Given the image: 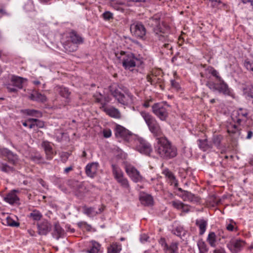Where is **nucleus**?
Returning <instances> with one entry per match:
<instances>
[{"label": "nucleus", "instance_id": "f257e3e1", "mask_svg": "<svg viewBox=\"0 0 253 253\" xmlns=\"http://www.w3.org/2000/svg\"><path fill=\"white\" fill-rule=\"evenodd\" d=\"M207 71L215 79V81L209 80L206 83V85L212 92H217L226 96H232V89L228 84L220 76L218 72L211 66L207 69Z\"/></svg>", "mask_w": 253, "mask_h": 253}, {"label": "nucleus", "instance_id": "f03ea898", "mask_svg": "<svg viewBox=\"0 0 253 253\" xmlns=\"http://www.w3.org/2000/svg\"><path fill=\"white\" fill-rule=\"evenodd\" d=\"M154 148L157 154L163 159H172L177 155L176 148L165 137L157 138Z\"/></svg>", "mask_w": 253, "mask_h": 253}, {"label": "nucleus", "instance_id": "7ed1b4c3", "mask_svg": "<svg viewBox=\"0 0 253 253\" xmlns=\"http://www.w3.org/2000/svg\"><path fill=\"white\" fill-rule=\"evenodd\" d=\"M141 116L144 120L149 130L154 137L159 138L163 134L162 128L157 120L149 113L145 111L140 112Z\"/></svg>", "mask_w": 253, "mask_h": 253}, {"label": "nucleus", "instance_id": "20e7f679", "mask_svg": "<svg viewBox=\"0 0 253 253\" xmlns=\"http://www.w3.org/2000/svg\"><path fill=\"white\" fill-rule=\"evenodd\" d=\"M116 57L122 61L123 66L125 69L132 71L141 61L135 57L134 54L121 51L120 53H116Z\"/></svg>", "mask_w": 253, "mask_h": 253}, {"label": "nucleus", "instance_id": "39448f33", "mask_svg": "<svg viewBox=\"0 0 253 253\" xmlns=\"http://www.w3.org/2000/svg\"><path fill=\"white\" fill-rule=\"evenodd\" d=\"M69 39L70 41L64 43V48L68 52L76 51L78 45L84 42L83 38L75 31H72L69 33Z\"/></svg>", "mask_w": 253, "mask_h": 253}, {"label": "nucleus", "instance_id": "423d86ee", "mask_svg": "<svg viewBox=\"0 0 253 253\" xmlns=\"http://www.w3.org/2000/svg\"><path fill=\"white\" fill-rule=\"evenodd\" d=\"M113 96L118 100V102L124 105H127L131 101L132 95L128 93V90L126 88L122 89L118 86L114 89H111Z\"/></svg>", "mask_w": 253, "mask_h": 253}, {"label": "nucleus", "instance_id": "0eeeda50", "mask_svg": "<svg viewBox=\"0 0 253 253\" xmlns=\"http://www.w3.org/2000/svg\"><path fill=\"white\" fill-rule=\"evenodd\" d=\"M250 111L247 108H239L234 112V122L239 125H245L250 118Z\"/></svg>", "mask_w": 253, "mask_h": 253}, {"label": "nucleus", "instance_id": "6e6552de", "mask_svg": "<svg viewBox=\"0 0 253 253\" xmlns=\"http://www.w3.org/2000/svg\"><path fill=\"white\" fill-rule=\"evenodd\" d=\"M169 107V106L167 104L156 103L152 106V111L161 121H165L169 116L168 111Z\"/></svg>", "mask_w": 253, "mask_h": 253}, {"label": "nucleus", "instance_id": "1a4fd4ad", "mask_svg": "<svg viewBox=\"0 0 253 253\" xmlns=\"http://www.w3.org/2000/svg\"><path fill=\"white\" fill-rule=\"evenodd\" d=\"M26 79L12 75L10 83L6 84V88L10 92H16L17 89L22 88L24 81H26Z\"/></svg>", "mask_w": 253, "mask_h": 253}, {"label": "nucleus", "instance_id": "9d476101", "mask_svg": "<svg viewBox=\"0 0 253 253\" xmlns=\"http://www.w3.org/2000/svg\"><path fill=\"white\" fill-rule=\"evenodd\" d=\"M130 30L131 33L137 38L145 39L146 30L141 22H136L130 25Z\"/></svg>", "mask_w": 253, "mask_h": 253}, {"label": "nucleus", "instance_id": "9b49d317", "mask_svg": "<svg viewBox=\"0 0 253 253\" xmlns=\"http://www.w3.org/2000/svg\"><path fill=\"white\" fill-rule=\"evenodd\" d=\"M161 15L160 13H157L149 18L146 21V24L152 28V31L155 34H158V32H161Z\"/></svg>", "mask_w": 253, "mask_h": 253}, {"label": "nucleus", "instance_id": "f8f14e48", "mask_svg": "<svg viewBox=\"0 0 253 253\" xmlns=\"http://www.w3.org/2000/svg\"><path fill=\"white\" fill-rule=\"evenodd\" d=\"M115 134L117 138L120 137L127 140L131 135V133L124 126L117 124L115 128Z\"/></svg>", "mask_w": 253, "mask_h": 253}, {"label": "nucleus", "instance_id": "ddd939ff", "mask_svg": "<svg viewBox=\"0 0 253 253\" xmlns=\"http://www.w3.org/2000/svg\"><path fill=\"white\" fill-rule=\"evenodd\" d=\"M139 144L136 147L138 151L140 153L148 155L152 151V149L149 143L145 140L140 139L138 140Z\"/></svg>", "mask_w": 253, "mask_h": 253}, {"label": "nucleus", "instance_id": "4468645a", "mask_svg": "<svg viewBox=\"0 0 253 253\" xmlns=\"http://www.w3.org/2000/svg\"><path fill=\"white\" fill-rule=\"evenodd\" d=\"M0 156L6 157L8 162L13 165H15L18 160V156L7 148H0Z\"/></svg>", "mask_w": 253, "mask_h": 253}, {"label": "nucleus", "instance_id": "2eb2a0df", "mask_svg": "<svg viewBox=\"0 0 253 253\" xmlns=\"http://www.w3.org/2000/svg\"><path fill=\"white\" fill-rule=\"evenodd\" d=\"M38 233L40 235H46L51 229V224L46 220L38 224Z\"/></svg>", "mask_w": 253, "mask_h": 253}, {"label": "nucleus", "instance_id": "dca6fc26", "mask_svg": "<svg viewBox=\"0 0 253 253\" xmlns=\"http://www.w3.org/2000/svg\"><path fill=\"white\" fill-rule=\"evenodd\" d=\"M83 212L89 217H94L101 213L104 210V207L101 206L97 210L94 207H87L84 206L83 207Z\"/></svg>", "mask_w": 253, "mask_h": 253}, {"label": "nucleus", "instance_id": "f3484780", "mask_svg": "<svg viewBox=\"0 0 253 253\" xmlns=\"http://www.w3.org/2000/svg\"><path fill=\"white\" fill-rule=\"evenodd\" d=\"M177 189L179 192H181V194H180L179 196L183 201L189 202H197L198 201V197H196L191 192L188 191L183 190L181 188H177Z\"/></svg>", "mask_w": 253, "mask_h": 253}, {"label": "nucleus", "instance_id": "a211bd4d", "mask_svg": "<svg viewBox=\"0 0 253 253\" xmlns=\"http://www.w3.org/2000/svg\"><path fill=\"white\" fill-rule=\"evenodd\" d=\"M236 123H230L227 126V132L231 136L234 137H238L240 134L241 128L239 125Z\"/></svg>", "mask_w": 253, "mask_h": 253}, {"label": "nucleus", "instance_id": "6ab92c4d", "mask_svg": "<svg viewBox=\"0 0 253 253\" xmlns=\"http://www.w3.org/2000/svg\"><path fill=\"white\" fill-rule=\"evenodd\" d=\"M126 172L132 180L135 182L139 181L142 178L139 172L134 167H128L126 168Z\"/></svg>", "mask_w": 253, "mask_h": 253}, {"label": "nucleus", "instance_id": "aec40b11", "mask_svg": "<svg viewBox=\"0 0 253 253\" xmlns=\"http://www.w3.org/2000/svg\"><path fill=\"white\" fill-rule=\"evenodd\" d=\"M42 146L44 149L46 159L51 160L54 154L50 143L47 141H43L42 143Z\"/></svg>", "mask_w": 253, "mask_h": 253}, {"label": "nucleus", "instance_id": "412c9836", "mask_svg": "<svg viewBox=\"0 0 253 253\" xmlns=\"http://www.w3.org/2000/svg\"><path fill=\"white\" fill-rule=\"evenodd\" d=\"M98 167L97 163H91L87 164L85 167V173L86 175L91 178L95 176Z\"/></svg>", "mask_w": 253, "mask_h": 253}, {"label": "nucleus", "instance_id": "4be33fe9", "mask_svg": "<svg viewBox=\"0 0 253 253\" xmlns=\"http://www.w3.org/2000/svg\"><path fill=\"white\" fill-rule=\"evenodd\" d=\"M4 200L10 205H14L19 203V199L16 194V191L14 190L6 195Z\"/></svg>", "mask_w": 253, "mask_h": 253}, {"label": "nucleus", "instance_id": "5701e85b", "mask_svg": "<svg viewBox=\"0 0 253 253\" xmlns=\"http://www.w3.org/2000/svg\"><path fill=\"white\" fill-rule=\"evenodd\" d=\"M243 242L240 240H233L227 244L228 248L233 253H237L240 251Z\"/></svg>", "mask_w": 253, "mask_h": 253}, {"label": "nucleus", "instance_id": "b1692460", "mask_svg": "<svg viewBox=\"0 0 253 253\" xmlns=\"http://www.w3.org/2000/svg\"><path fill=\"white\" fill-rule=\"evenodd\" d=\"M64 235V230L60 226L58 222H56L54 224V228L52 232V235L53 238L58 240L60 238H63Z\"/></svg>", "mask_w": 253, "mask_h": 253}, {"label": "nucleus", "instance_id": "393cba45", "mask_svg": "<svg viewBox=\"0 0 253 253\" xmlns=\"http://www.w3.org/2000/svg\"><path fill=\"white\" fill-rule=\"evenodd\" d=\"M102 109L107 115L112 118L116 119L121 118V113L118 109L113 107H104V106H102Z\"/></svg>", "mask_w": 253, "mask_h": 253}, {"label": "nucleus", "instance_id": "a878e982", "mask_svg": "<svg viewBox=\"0 0 253 253\" xmlns=\"http://www.w3.org/2000/svg\"><path fill=\"white\" fill-rule=\"evenodd\" d=\"M195 224L199 228V234L200 235H203L208 226L207 220L204 219V218L197 219L195 221Z\"/></svg>", "mask_w": 253, "mask_h": 253}, {"label": "nucleus", "instance_id": "bb28decb", "mask_svg": "<svg viewBox=\"0 0 253 253\" xmlns=\"http://www.w3.org/2000/svg\"><path fill=\"white\" fill-rule=\"evenodd\" d=\"M29 98L32 100L40 102H44L46 100V97L45 95L36 90L33 91V93L30 95Z\"/></svg>", "mask_w": 253, "mask_h": 253}, {"label": "nucleus", "instance_id": "cd10ccee", "mask_svg": "<svg viewBox=\"0 0 253 253\" xmlns=\"http://www.w3.org/2000/svg\"><path fill=\"white\" fill-rule=\"evenodd\" d=\"M197 142L199 148L203 151H206L212 148V144L211 141H209L207 139H198Z\"/></svg>", "mask_w": 253, "mask_h": 253}, {"label": "nucleus", "instance_id": "c85d7f7f", "mask_svg": "<svg viewBox=\"0 0 253 253\" xmlns=\"http://www.w3.org/2000/svg\"><path fill=\"white\" fill-rule=\"evenodd\" d=\"M243 92L245 97L251 101L253 104V86L249 85L244 87Z\"/></svg>", "mask_w": 253, "mask_h": 253}, {"label": "nucleus", "instance_id": "c756f323", "mask_svg": "<svg viewBox=\"0 0 253 253\" xmlns=\"http://www.w3.org/2000/svg\"><path fill=\"white\" fill-rule=\"evenodd\" d=\"M121 250V244L115 242L113 243L108 247L107 253H119Z\"/></svg>", "mask_w": 253, "mask_h": 253}, {"label": "nucleus", "instance_id": "7c9ffc66", "mask_svg": "<svg viewBox=\"0 0 253 253\" xmlns=\"http://www.w3.org/2000/svg\"><path fill=\"white\" fill-rule=\"evenodd\" d=\"M217 240V237L215 233L213 232H210L208 236L207 241L211 247H216Z\"/></svg>", "mask_w": 253, "mask_h": 253}, {"label": "nucleus", "instance_id": "2f4dec72", "mask_svg": "<svg viewBox=\"0 0 253 253\" xmlns=\"http://www.w3.org/2000/svg\"><path fill=\"white\" fill-rule=\"evenodd\" d=\"M140 201L141 204L145 206H149L153 205V198L150 195L145 194L141 196Z\"/></svg>", "mask_w": 253, "mask_h": 253}, {"label": "nucleus", "instance_id": "473e14b6", "mask_svg": "<svg viewBox=\"0 0 253 253\" xmlns=\"http://www.w3.org/2000/svg\"><path fill=\"white\" fill-rule=\"evenodd\" d=\"M111 167L113 175L116 180L124 176L122 170L117 165L112 164Z\"/></svg>", "mask_w": 253, "mask_h": 253}, {"label": "nucleus", "instance_id": "72a5a7b5", "mask_svg": "<svg viewBox=\"0 0 253 253\" xmlns=\"http://www.w3.org/2000/svg\"><path fill=\"white\" fill-rule=\"evenodd\" d=\"M0 170L7 173H12L15 171V169L7 165V164L0 162Z\"/></svg>", "mask_w": 253, "mask_h": 253}, {"label": "nucleus", "instance_id": "f704fd0d", "mask_svg": "<svg viewBox=\"0 0 253 253\" xmlns=\"http://www.w3.org/2000/svg\"><path fill=\"white\" fill-rule=\"evenodd\" d=\"M56 90L61 95V96L64 98L68 99L70 96V92L67 87L62 86H57Z\"/></svg>", "mask_w": 253, "mask_h": 253}, {"label": "nucleus", "instance_id": "c9c22d12", "mask_svg": "<svg viewBox=\"0 0 253 253\" xmlns=\"http://www.w3.org/2000/svg\"><path fill=\"white\" fill-rule=\"evenodd\" d=\"M178 243L177 242H172L168 249L164 251V253H179L178 252Z\"/></svg>", "mask_w": 253, "mask_h": 253}, {"label": "nucleus", "instance_id": "e433bc0d", "mask_svg": "<svg viewBox=\"0 0 253 253\" xmlns=\"http://www.w3.org/2000/svg\"><path fill=\"white\" fill-rule=\"evenodd\" d=\"M101 245L97 242L92 241L91 242L90 249L87 250L88 253H98L100 251Z\"/></svg>", "mask_w": 253, "mask_h": 253}, {"label": "nucleus", "instance_id": "4c0bfd02", "mask_svg": "<svg viewBox=\"0 0 253 253\" xmlns=\"http://www.w3.org/2000/svg\"><path fill=\"white\" fill-rule=\"evenodd\" d=\"M197 246L199 253H207L208 252L209 249L207 245L203 239H200L198 241Z\"/></svg>", "mask_w": 253, "mask_h": 253}, {"label": "nucleus", "instance_id": "58836bf2", "mask_svg": "<svg viewBox=\"0 0 253 253\" xmlns=\"http://www.w3.org/2000/svg\"><path fill=\"white\" fill-rule=\"evenodd\" d=\"M30 159L32 161L37 164L45 163L43 158L38 153L32 155L30 157Z\"/></svg>", "mask_w": 253, "mask_h": 253}, {"label": "nucleus", "instance_id": "ea45409f", "mask_svg": "<svg viewBox=\"0 0 253 253\" xmlns=\"http://www.w3.org/2000/svg\"><path fill=\"white\" fill-rule=\"evenodd\" d=\"M222 138L223 137L221 135H213L212 138V141L211 142L212 144V146L214 145L217 148H219Z\"/></svg>", "mask_w": 253, "mask_h": 253}, {"label": "nucleus", "instance_id": "a19ab883", "mask_svg": "<svg viewBox=\"0 0 253 253\" xmlns=\"http://www.w3.org/2000/svg\"><path fill=\"white\" fill-rule=\"evenodd\" d=\"M23 113L26 114L29 116H35V117H41L42 116V113L34 109H25L22 110Z\"/></svg>", "mask_w": 253, "mask_h": 253}, {"label": "nucleus", "instance_id": "79ce46f5", "mask_svg": "<svg viewBox=\"0 0 253 253\" xmlns=\"http://www.w3.org/2000/svg\"><path fill=\"white\" fill-rule=\"evenodd\" d=\"M116 180L119 183L121 184L122 187L128 190L129 189V185L128 183V181L127 179L126 178H125L124 176H123L121 178H118Z\"/></svg>", "mask_w": 253, "mask_h": 253}, {"label": "nucleus", "instance_id": "37998d69", "mask_svg": "<svg viewBox=\"0 0 253 253\" xmlns=\"http://www.w3.org/2000/svg\"><path fill=\"white\" fill-rule=\"evenodd\" d=\"M29 216L34 220L38 221L42 218V214L39 211L35 210L30 213Z\"/></svg>", "mask_w": 253, "mask_h": 253}, {"label": "nucleus", "instance_id": "c03bdc74", "mask_svg": "<svg viewBox=\"0 0 253 253\" xmlns=\"http://www.w3.org/2000/svg\"><path fill=\"white\" fill-rule=\"evenodd\" d=\"M4 221L5 224L11 227H18L20 224L19 222L14 220L9 216H8Z\"/></svg>", "mask_w": 253, "mask_h": 253}, {"label": "nucleus", "instance_id": "a18cd8bd", "mask_svg": "<svg viewBox=\"0 0 253 253\" xmlns=\"http://www.w3.org/2000/svg\"><path fill=\"white\" fill-rule=\"evenodd\" d=\"M172 232L175 235L178 237H181L182 236H184L185 234V231L183 229V227L179 226L175 228L172 231Z\"/></svg>", "mask_w": 253, "mask_h": 253}, {"label": "nucleus", "instance_id": "49530a36", "mask_svg": "<svg viewBox=\"0 0 253 253\" xmlns=\"http://www.w3.org/2000/svg\"><path fill=\"white\" fill-rule=\"evenodd\" d=\"M27 11H32L34 10L35 6L32 0H28L24 6Z\"/></svg>", "mask_w": 253, "mask_h": 253}, {"label": "nucleus", "instance_id": "de8ad7c7", "mask_svg": "<svg viewBox=\"0 0 253 253\" xmlns=\"http://www.w3.org/2000/svg\"><path fill=\"white\" fill-rule=\"evenodd\" d=\"M157 38L159 40L163 42H167L169 41L168 37L167 35H165L164 34V33L162 32H158V34H155Z\"/></svg>", "mask_w": 253, "mask_h": 253}, {"label": "nucleus", "instance_id": "09e8293b", "mask_svg": "<svg viewBox=\"0 0 253 253\" xmlns=\"http://www.w3.org/2000/svg\"><path fill=\"white\" fill-rule=\"evenodd\" d=\"M102 17L105 21L113 19V14L109 11H106L102 14Z\"/></svg>", "mask_w": 253, "mask_h": 253}, {"label": "nucleus", "instance_id": "8fccbe9b", "mask_svg": "<svg viewBox=\"0 0 253 253\" xmlns=\"http://www.w3.org/2000/svg\"><path fill=\"white\" fill-rule=\"evenodd\" d=\"M171 204L174 208H176L178 210L183 209L185 206V204H184L181 202L178 201H172L171 202Z\"/></svg>", "mask_w": 253, "mask_h": 253}, {"label": "nucleus", "instance_id": "3c124183", "mask_svg": "<svg viewBox=\"0 0 253 253\" xmlns=\"http://www.w3.org/2000/svg\"><path fill=\"white\" fill-rule=\"evenodd\" d=\"M162 173L167 177L169 180L170 179H173V177H174V175L173 173L170 171L168 169H165L163 170Z\"/></svg>", "mask_w": 253, "mask_h": 253}, {"label": "nucleus", "instance_id": "603ef678", "mask_svg": "<svg viewBox=\"0 0 253 253\" xmlns=\"http://www.w3.org/2000/svg\"><path fill=\"white\" fill-rule=\"evenodd\" d=\"M245 67L249 71L251 72V73L253 75V63H251L248 60H246L244 62Z\"/></svg>", "mask_w": 253, "mask_h": 253}, {"label": "nucleus", "instance_id": "864d4df0", "mask_svg": "<svg viewBox=\"0 0 253 253\" xmlns=\"http://www.w3.org/2000/svg\"><path fill=\"white\" fill-rule=\"evenodd\" d=\"M159 243L161 245L163 251L168 249V248L169 247V245L167 243L165 238L163 237L160 239L159 240Z\"/></svg>", "mask_w": 253, "mask_h": 253}, {"label": "nucleus", "instance_id": "5fc2aeb1", "mask_svg": "<svg viewBox=\"0 0 253 253\" xmlns=\"http://www.w3.org/2000/svg\"><path fill=\"white\" fill-rule=\"evenodd\" d=\"M147 81L149 82L151 84L153 85L155 83H158L161 79L157 78L156 77L154 79H152L150 75H148L146 77Z\"/></svg>", "mask_w": 253, "mask_h": 253}, {"label": "nucleus", "instance_id": "6e6d98bb", "mask_svg": "<svg viewBox=\"0 0 253 253\" xmlns=\"http://www.w3.org/2000/svg\"><path fill=\"white\" fill-rule=\"evenodd\" d=\"M124 4V3L123 2H114L113 3V7L117 10L123 11L124 9L121 7V5Z\"/></svg>", "mask_w": 253, "mask_h": 253}, {"label": "nucleus", "instance_id": "4d7b16f0", "mask_svg": "<svg viewBox=\"0 0 253 253\" xmlns=\"http://www.w3.org/2000/svg\"><path fill=\"white\" fill-rule=\"evenodd\" d=\"M247 135L245 138L247 140H250L253 138V129H249L246 131Z\"/></svg>", "mask_w": 253, "mask_h": 253}, {"label": "nucleus", "instance_id": "13d9d810", "mask_svg": "<svg viewBox=\"0 0 253 253\" xmlns=\"http://www.w3.org/2000/svg\"><path fill=\"white\" fill-rule=\"evenodd\" d=\"M171 86L176 90H178L180 88V85L178 83L176 82L174 80H170Z\"/></svg>", "mask_w": 253, "mask_h": 253}, {"label": "nucleus", "instance_id": "bf43d9fd", "mask_svg": "<svg viewBox=\"0 0 253 253\" xmlns=\"http://www.w3.org/2000/svg\"><path fill=\"white\" fill-rule=\"evenodd\" d=\"M103 136L105 138H109L112 135V131L110 129L106 128L103 130Z\"/></svg>", "mask_w": 253, "mask_h": 253}, {"label": "nucleus", "instance_id": "052dcab7", "mask_svg": "<svg viewBox=\"0 0 253 253\" xmlns=\"http://www.w3.org/2000/svg\"><path fill=\"white\" fill-rule=\"evenodd\" d=\"M169 183L171 185H173L175 188H177L178 186V181L176 180L175 176L173 177V179H170Z\"/></svg>", "mask_w": 253, "mask_h": 253}, {"label": "nucleus", "instance_id": "680f3d73", "mask_svg": "<svg viewBox=\"0 0 253 253\" xmlns=\"http://www.w3.org/2000/svg\"><path fill=\"white\" fill-rule=\"evenodd\" d=\"M149 237L146 234H142L141 235L140 240L141 243H144L148 241Z\"/></svg>", "mask_w": 253, "mask_h": 253}, {"label": "nucleus", "instance_id": "e2e57ef3", "mask_svg": "<svg viewBox=\"0 0 253 253\" xmlns=\"http://www.w3.org/2000/svg\"><path fill=\"white\" fill-rule=\"evenodd\" d=\"M35 126H37L40 128H42L44 126V123L43 122L38 120V121L35 123Z\"/></svg>", "mask_w": 253, "mask_h": 253}, {"label": "nucleus", "instance_id": "0e129e2a", "mask_svg": "<svg viewBox=\"0 0 253 253\" xmlns=\"http://www.w3.org/2000/svg\"><path fill=\"white\" fill-rule=\"evenodd\" d=\"M213 253H226V252L223 248H220L219 249L214 250Z\"/></svg>", "mask_w": 253, "mask_h": 253}, {"label": "nucleus", "instance_id": "69168bd1", "mask_svg": "<svg viewBox=\"0 0 253 253\" xmlns=\"http://www.w3.org/2000/svg\"><path fill=\"white\" fill-rule=\"evenodd\" d=\"M128 1H132L134 2H146L149 1V0H127Z\"/></svg>", "mask_w": 253, "mask_h": 253}, {"label": "nucleus", "instance_id": "338daca9", "mask_svg": "<svg viewBox=\"0 0 253 253\" xmlns=\"http://www.w3.org/2000/svg\"><path fill=\"white\" fill-rule=\"evenodd\" d=\"M234 226L231 224H229L226 227L227 229L230 231H232L234 230Z\"/></svg>", "mask_w": 253, "mask_h": 253}, {"label": "nucleus", "instance_id": "774afa93", "mask_svg": "<svg viewBox=\"0 0 253 253\" xmlns=\"http://www.w3.org/2000/svg\"><path fill=\"white\" fill-rule=\"evenodd\" d=\"M73 169V167L70 166L69 167L66 168L64 169V172L66 173H68L70 171L72 170Z\"/></svg>", "mask_w": 253, "mask_h": 253}]
</instances>
